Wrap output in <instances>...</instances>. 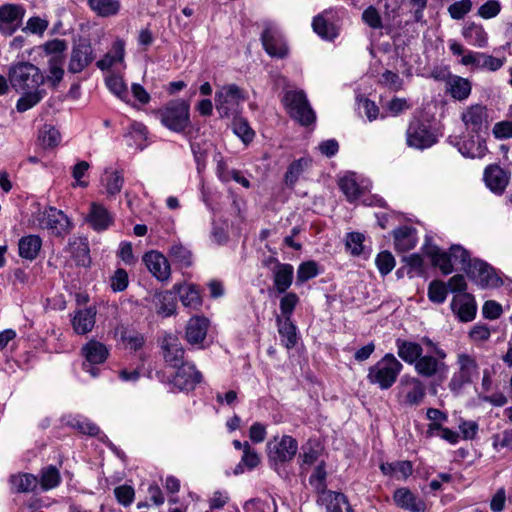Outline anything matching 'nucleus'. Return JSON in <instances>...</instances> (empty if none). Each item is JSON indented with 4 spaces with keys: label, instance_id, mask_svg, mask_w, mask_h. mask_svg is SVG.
Here are the masks:
<instances>
[{
    "label": "nucleus",
    "instance_id": "obj_1",
    "mask_svg": "<svg viewBox=\"0 0 512 512\" xmlns=\"http://www.w3.org/2000/svg\"><path fill=\"white\" fill-rule=\"evenodd\" d=\"M421 344L429 348L431 353L421 356L414 366L415 372L418 376L426 379H433L439 382L444 381L449 373V366L445 361L447 353L428 337H423Z\"/></svg>",
    "mask_w": 512,
    "mask_h": 512
},
{
    "label": "nucleus",
    "instance_id": "obj_2",
    "mask_svg": "<svg viewBox=\"0 0 512 512\" xmlns=\"http://www.w3.org/2000/svg\"><path fill=\"white\" fill-rule=\"evenodd\" d=\"M403 369L402 363L392 353L385 354L374 365L369 367L367 380L381 390L391 388Z\"/></svg>",
    "mask_w": 512,
    "mask_h": 512
},
{
    "label": "nucleus",
    "instance_id": "obj_3",
    "mask_svg": "<svg viewBox=\"0 0 512 512\" xmlns=\"http://www.w3.org/2000/svg\"><path fill=\"white\" fill-rule=\"evenodd\" d=\"M190 105L184 100H172L155 112L161 124L174 132L184 131L190 124Z\"/></svg>",
    "mask_w": 512,
    "mask_h": 512
},
{
    "label": "nucleus",
    "instance_id": "obj_4",
    "mask_svg": "<svg viewBox=\"0 0 512 512\" xmlns=\"http://www.w3.org/2000/svg\"><path fill=\"white\" fill-rule=\"evenodd\" d=\"M9 82L16 91L39 88L44 83L40 69L29 62H18L9 68Z\"/></svg>",
    "mask_w": 512,
    "mask_h": 512
},
{
    "label": "nucleus",
    "instance_id": "obj_5",
    "mask_svg": "<svg viewBox=\"0 0 512 512\" xmlns=\"http://www.w3.org/2000/svg\"><path fill=\"white\" fill-rule=\"evenodd\" d=\"M246 98V93L236 84L223 85L215 93V107L221 117H236Z\"/></svg>",
    "mask_w": 512,
    "mask_h": 512
},
{
    "label": "nucleus",
    "instance_id": "obj_6",
    "mask_svg": "<svg viewBox=\"0 0 512 512\" xmlns=\"http://www.w3.org/2000/svg\"><path fill=\"white\" fill-rule=\"evenodd\" d=\"M283 102L291 117L300 124L309 125L315 121V113L303 91H286Z\"/></svg>",
    "mask_w": 512,
    "mask_h": 512
},
{
    "label": "nucleus",
    "instance_id": "obj_7",
    "mask_svg": "<svg viewBox=\"0 0 512 512\" xmlns=\"http://www.w3.org/2000/svg\"><path fill=\"white\" fill-rule=\"evenodd\" d=\"M426 396L425 384L416 376L406 374L401 377L397 386L399 403L407 406H418Z\"/></svg>",
    "mask_w": 512,
    "mask_h": 512
},
{
    "label": "nucleus",
    "instance_id": "obj_8",
    "mask_svg": "<svg viewBox=\"0 0 512 512\" xmlns=\"http://www.w3.org/2000/svg\"><path fill=\"white\" fill-rule=\"evenodd\" d=\"M465 272L482 288H496L503 284L495 269L479 259L473 260L472 264L465 268Z\"/></svg>",
    "mask_w": 512,
    "mask_h": 512
},
{
    "label": "nucleus",
    "instance_id": "obj_9",
    "mask_svg": "<svg viewBox=\"0 0 512 512\" xmlns=\"http://www.w3.org/2000/svg\"><path fill=\"white\" fill-rule=\"evenodd\" d=\"M457 365L458 371L453 374L449 383V388L453 392H459L462 387L469 384L478 373L476 359L467 353L458 354Z\"/></svg>",
    "mask_w": 512,
    "mask_h": 512
},
{
    "label": "nucleus",
    "instance_id": "obj_10",
    "mask_svg": "<svg viewBox=\"0 0 512 512\" xmlns=\"http://www.w3.org/2000/svg\"><path fill=\"white\" fill-rule=\"evenodd\" d=\"M466 133L486 135L489 128V116L487 108L480 104L467 107L461 115Z\"/></svg>",
    "mask_w": 512,
    "mask_h": 512
},
{
    "label": "nucleus",
    "instance_id": "obj_11",
    "mask_svg": "<svg viewBox=\"0 0 512 512\" xmlns=\"http://www.w3.org/2000/svg\"><path fill=\"white\" fill-rule=\"evenodd\" d=\"M267 450L270 460L275 463H285L295 457L298 443L296 439L289 435H284L281 438L274 437L273 440L267 443Z\"/></svg>",
    "mask_w": 512,
    "mask_h": 512
},
{
    "label": "nucleus",
    "instance_id": "obj_12",
    "mask_svg": "<svg viewBox=\"0 0 512 512\" xmlns=\"http://www.w3.org/2000/svg\"><path fill=\"white\" fill-rule=\"evenodd\" d=\"M172 368L174 372L170 375V382L181 391L192 390L201 381L202 375L192 363L182 361L178 367Z\"/></svg>",
    "mask_w": 512,
    "mask_h": 512
},
{
    "label": "nucleus",
    "instance_id": "obj_13",
    "mask_svg": "<svg viewBox=\"0 0 512 512\" xmlns=\"http://www.w3.org/2000/svg\"><path fill=\"white\" fill-rule=\"evenodd\" d=\"M26 10L20 4L7 3L0 6V33L14 34L22 25Z\"/></svg>",
    "mask_w": 512,
    "mask_h": 512
},
{
    "label": "nucleus",
    "instance_id": "obj_14",
    "mask_svg": "<svg viewBox=\"0 0 512 512\" xmlns=\"http://www.w3.org/2000/svg\"><path fill=\"white\" fill-rule=\"evenodd\" d=\"M450 137V142L457 146L458 151L465 157L482 158L487 152L485 135L477 133H464L459 139Z\"/></svg>",
    "mask_w": 512,
    "mask_h": 512
},
{
    "label": "nucleus",
    "instance_id": "obj_15",
    "mask_svg": "<svg viewBox=\"0 0 512 512\" xmlns=\"http://www.w3.org/2000/svg\"><path fill=\"white\" fill-rule=\"evenodd\" d=\"M37 220L41 228L49 230L56 236L67 233L71 226L69 218L62 211L53 207L40 212Z\"/></svg>",
    "mask_w": 512,
    "mask_h": 512
},
{
    "label": "nucleus",
    "instance_id": "obj_16",
    "mask_svg": "<svg viewBox=\"0 0 512 512\" xmlns=\"http://www.w3.org/2000/svg\"><path fill=\"white\" fill-rule=\"evenodd\" d=\"M81 351L85 358V362L83 363L84 370L92 377H96L99 370L93 367V365L105 362L109 355L108 348L105 344L97 340H90L82 347Z\"/></svg>",
    "mask_w": 512,
    "mask_h": 512
},
{
    "label": "nucleus",
    "instance_id": "obj_17",
    "mask_svg": "<svg viewBox=\"0 0 512 512\" xmlns=\"http://www.w3.org/2000/svg\"><path fill=\"white\" fill-rule=\"evenodd\" d=\"M460 62L462 65L470 66L472 69L497 71L504 65L505 59L497 58L482 52L469 51L462 56Z\"/></svg>",
    "mask_w": 512,
    "mask_h": 512
},
{
    "label": "nucleus",
    "instance_id": "obj_18",
    "mask_svg": "<svg viewBox=\"0 0 512 512\" xmlns=\"http://www.w3.org/2000/svg\"><path fill=\"white\" fill-rule=\"evenodd\" d=\"M261 40L265 51L270 56L282 58L287 55L286 42L276 27L267 26L262 33Z\"/></svg>",
    "mask_w": 512,
    "mask_h": 512
},
{
    "label": "nucleus",
    "instance_id": "obj_19",
    "mask_svg": "<svg viewBox=\"0 0 512 512\" xmlns=\"http://www.w3.org/2000/svg\"><path fill=\"white\" fill-rule=\"evenodd\" d=\"M94 58L95 56L91 44L88 42H79L72 48L68 64L69 72L80 73L94 60Z\"/></svg>",
    "mask_w": 512,
    "mask_h": 512
},
{
    "label": "nucleus",
    "instance_id": "obj_20",
    "mask_svg": "<svg viewBox=\"0 0 512 512\" xmlns=\"http://www.w3.org/2000/svg\"><path fill=\"white\" fill-rule=\"evenodd\" d=\"M436 142L435 136L418 121L412 122L407 129V144L416 149L431 147Z\"/></svg>",
    "mask_w": 512,
    "mask_h": 512
},
{
    "label": "nucleus",
    "instance_id": "obj_21",
    "mask_svg": "<svg viewBox=\"0 0 512 512\" xmlns=\"http://www.w3.org/2000/svg\"><path fill=\"white\" fill-rule=\"evenodd\" d=\"M143 261L150 273L159 281H166L171 275V268L167 258L157 251H150L143 257Z\"/></svg>",
    "mask_w": 512,
    "mask_h": 512
},
{
    "label": "nucleus",
    "instance_id": "obj_22",
    "mask_svg": "<svg viewBox=\"0 0 512 512\" xmlns=\"http://www.w3.org/2000/svg\"><path fill=\"white\" fill-rule=\"evenodd\" d=\"M451 309L462 322L472 321L477 310L473 296L465 292L453 297Z\"/></svg>",
    "mask_w": 512,
    "mask_h": 512
},
{
    "label": "nucleus",
    "instance_id": "obj_23",
    "mask_svg": "<svg viewBox=\"0 0 512 512\" xmlns=\"http://www.w3.org/2000/svg\"><path fill=\"white\" fill-rule=\"evenodd\" d=\"M87 222L95 231L107 230L114 221L113 214L102 204L92 202L90 204Z\"/></svg>",
    "mask_w": 512,
    "mask_h": 512
},
{
    "label": "nucleus",
    "instance_id": "obj_24",
    "mask_svg": "<svg viewBox=\"0 0 512 512\" xmlns=\"http://www.w3.org/2000/svg\"><path fill=\"white\" fill-rule=\"evenodd\" d=\"M101 186L104 188V194L108 198H114L118 195L124 185V175L121 170L106 168L100 178Z\"/></svg>",
    "mask_w": 512,
    "mask_h": 512
},
{
    "label": "nucleus",
    "instance_id": "obj_25",
    "mask_svg": "<svg viewBox=\"0 0 512 512\" xmlns=\"http://www.w3.org/2000/svg\"><path fill=\"white\" fill-rule=\"evenodd\" d=\"M163 356L170 367H178L184 361V349L181 341L174 335H167L163 339Z\"/></svg>",
    "mask_w": 512,
    "mask_h": 512
},
{
    "label": "nucleus",
    "instance_id": "obj_26",
    "mask_svg": "<svg viewBox=\"0 0 512 512\" xmlns=\"http://www.w3.org/2000/svg\"><path fill=\"white\" fill-rule=\"evenodd\" d=\"M486 186L495 193H502L509 182V176L498 165H490L484 171Z\"/></svg>",
    "mask_w": 512,
    "mask_h": 512
},
{
    "label": "nucleus",
    "instance_id": "obj_27",
    "mask_svg": "<svg viewBox=\"0 0 512 512\" xmlns=\"http://www.w3.org/2000/svg\"><path fill=\"white\" fill-rule=\"evenodd\" d=\"M398 356L407 364L415 366L423 355L420 343L398 338L395 342Z\"/></svg>",
    "mask_w": 512,
    "mask_h": 512
},
{
    "label": "nucleus",
    "instance_id": "obj_28",
    "mask_svg": "<svg viewBox=\"0 0 512 512\" xmlns=\"http://www.w3.org/2000/svg\"><path fill=\"white\" fill-rule=\"evenodd\" d=\"M95 322L96 310L91 307L76 311L72 318L73 329L80 335L89 333L93 329Z\"/></svg>",
    "mask_w": 512,
    "mask_h": 512
},
{
    "label": "nucleus",
    "instance_id": "obj_29",
    "mask_svg": "<svg viewBox=\"0 0 512 512\" xmlns=\"http://www.w3.org/2000/svg\"><path fill=\"white\" fill-rule=\"evenodd\" d=\"M153 304L159 316L169 317L176 311L177 301L175 293L172 291L156 293L153 296Z\"/></svg>",
    "mask_w": 512,
    "mask_h": 512
},
{
    "label": "nucleus",
    "instance_id": "obj_30",
    "mask_svg": "<svg viewBox=\"0 0 512 512\" xmlns=\"http://www.w3.org/2000/svg\"><path fill=\"white\" fill-rule=\"evenodd\" d=\"M294 269L290 264L278 263L273 270L274 287L278 293H285L293 281Z\"/></svg>",
    "mask_w": 512,
    "mask_h": 512
},
{
    "label": "nucleus",
    "instance_id": "obj_31",
    "mask_svg": "<svg viewBox=\"0 0 512 512\" xmlns=\"http://www.w3.org/2000/svg\"><path fill=\"white\" fill-rule=\"evenodd\" d=\"M208 320L204 317H193L186 327V338L191 344L202 342L207 334Z\"/></svg>",
    "mask_w": 512,
    "mask_h": 512
},
{
    "label": "nucleus",
    "instance_id": "obj_32",
    "mask_svg": "<svg viewBox=\"0 0 512 512\" xmlns=\"http://www.w3.org/2000/svg\"><path fill=\"white\" fill-rule=\"evenodd\" d=\"M322 501L326 512H353L347 497L342 493L328 491L324 493Z\"/></svg>",
    "mask_w": 512,
    "mask_h": 512
},
{
    "label": "nucleus",
    "instance_id": "obj_33",
    "mask_svg": "<svg viewBox=\"0 0 512 512\" xmlns=\"http://www.w3.org/2000/svg\"><path fill=\"white\" fill-rule=\"evenodd\" d=\"M395 247L398 251H408L417 244L416 230L412 227L404 226L394 231Z\"/></svg>",
    "mask_w": 512,
    "mask_h": 512
},
{
    "label": "nucleus",
    "instance_id": "obj_34",
    "mask_svg": "<svg viewBox=\"0 0 512 512\" xmlns=\"http://www.w3.org/2000/svg\"><path fill=\"white\" fill-rule=\"evenodd\" d=\"M124 54V42L118 39L113 43L111 51H109L102 59L97 61L96 65L101 70H107L117 63H122L124 60Z\"/></svg>",
    "mask_w": 512,
    "mask_h": 512
},
{
    "label": "nucleus",
    "instance_id": "obj_35",
    "mask_svg": "<svg viewBox=\"0 0 512 512\" xmlns=\"http://www.w3.org/2000/svg\"><path fill=\"white\" fill-rule=\"evenodd\" d=\"M147 133V128L144 124L133 122L125 134L128 146L143 150L146 146Z\"/></svg>",
    "mask_w": 512,
    "mask_h": 512
},
{
    "label": "nucleus",
    "instance_id": "obj_36",
    "mask_svg": "<svg viewBox=\"0 0 512 512\" xmlns=\"http://www.w3.org/2000/svg\"><path fill=\"white\" fill-rule=\"evenodd\" d=\"M18 246L22 258L34 260L40 252L42 240L37 235H28L19 240Z\"/></svg>",
    "mask_w": 512,
    "mask_h": 512
},
{
    "label": "nucleus",
    "instance_id": "obj_37",
    "mask_svg": "<svg viewBox=\"0 0 512 512\" xmlns=\"http://www.w3.org/2000/svg\"><path fill=\"white\" fill-rule=\"evenodd\" d=\"M328 12H324L322 14L317 15L313 19V29L314 31L325 40H333L339 35L338 28L328 21L326 15Z\"/></svg>",
    "mask_w": 512,
    "mask_h": 512
},
{
    "label": "nucleus",
    "instance_id": "obj_38",
    "mask_svg": "<svg viewBox=\"0 0 512 512\" xmlns=\"http://www.w3.org/2000/svg\"><path fill=\"white\" fill-rule=\"evenodd\" d=\"M276 320L282 344L287 349L293 348L297 342L296 327L292 323L291 319H282L281 316H277Z\"/></svg>",
    "mask_w": 512,
    "mask_h": 512
},
{
    "label": "nucleus",
    "instance_id": "obj_39",
    "mask_svg": "<svg viewBox=\"0 0 512 512\" xmlns=\"http://www.w3.org/2000/svg\"><path fill=\"white\" fill-rule=\"evenodd\" d=\"M10 485L12 490L17 493H28L36 489L38 485V479L32 474H15L10 477Z\"/></svg>",
    "mask_w": 512,
    "mask_h": 512
},
{
    "label": "nucleus",
    "instance_id": "obj_40",
    "mask_svg": "<svg viewBox=\"0 0 512 512\" xmlns=\"http://www.w3.org/2000/svg\"><path fill=\"white\" fill-rule=\"evenodd\" d=\"M117 333L127 349L137 351L141 349L145 343L144 335L134 329L122 326L117 330Z\"/></svg>",
    "mask_w": 512,
    "mask_h": 512
},
{
    "label": "nucleus",
    "instance_id": "obj_41",
    "mask_svg": "<svg viewBox=\"0 0 512 512\" xmlns=\"http://www.w3.org/2000/svg\"><path fill=\"white\" fill-rule=\"evenodd\" d=\"M180 296V300L185 307L197 309L201 305V297L199 291L193 285H175L173 287Z\"/></svg>",
    "mask_w": 512,
    "mask_h": 512
},
{
    "label": "nucleus",
    "instance_id": "obj_42",
    "mask_svg": "<svg viewBox=\"0 0 512 512\" xmlns=\"http://www.w3.org/2000/svg\"><path fill=\"white\" fill-rule=\"evenodd\" d=\"M447 85L449 93L457 100H464L471 93V83L460 76H451Z\"/></svg>",
    "mask_w": 512,
    "mask_h": 512
},
{
    "label": "nucleus",
    "instance_id": "obj_43",
    "mask_svg": "<svg viewBox=\"0 0 512 512\" xmlns=\"http://www.w3.org/2000/svg\"><path fill=\"white\" fill-rule=\"evenodd\" d=\"M463 36L469 44L477 47H485L488 36L481 25L470 23L463 29Z\"/></svg>",
    "mask_w": 512,
    "mask_h": 512
},
{
    "label": "nucleus",
    "instance_id": "obj_44",
    "mask_svg": "<svg viewBox=\"0 0 512 512\" xmlns=\"http://www.w3.org/2000/svg\"><path fill=\"white\" fill-rule=\"evenodd\" d=\"M394 501L398 506L409 509L413 512H423L424 510L423 503L417 502L414 495L405 488H401L395 491Z\"/></svg>",
    "mask_w": 512,
    "mask_h": 512
},
{
    "label": "nucleus",
    "instance_id": "obj_45",
    "mask_svg": "<svg viewBox=\"0 0 512 512\" xmlns=\"http://www.w3.org/2000/svg\"><path fill=\"white\" fill-rule=\"evenodd\" d=\"M311 160L309 158H300L293 161L285 174V183L289 187H293L299 180L300 176L309 168Z\"/></svg>",
    "mask_w": 512,
    "mask_h": 512
},
{
    "label": "nucleus",
    "instance_id": "obj_46",
    "mask_svg": "<svg viewBox=\"0 0 512 512\" xmlns=\"http://www.w3.org/2000/svg\"><path fill=\"white\" fill-rule=\"evenodd\" d=\"M21 92L23 95L18 99L16 103V109L20 113H23L36 106L43 99L45 94L44 91L40 90L39 88Z\"/></svg>",
    "mask_w": 512,
    "mask_h": 512
},
{
    "label": "nucleus",
    "instance_id": "obj_47",
    "mask_svg": "<svg viewBox=\"0 0 512 512\" xmlns=\"http://www.w3.org/2000/svg\"><path fill=\"white\" fill-rule=\"evenodd\" d=\"M41 48L49 60L64 61L67 42L63 39H53L45 42Z\"/></svg>",
    "mask_w": 512,
    "mask_h": 512
},
{
    "label": "nucleus",
    "instance_id": "obj_48",
    "mask_svg": "<svg viewBox=\"0 0 512 512\" xmlns=\"http://www.w3.org/2000/svg\"><path fill=\"white\" fill-rule=\"evenodd\" d=\"M260 463V457L256 453L255 450H253L249 443H246L244 445V452L241 458V461L234 469V474L238 475L244 472V469L247 468L249 470L254 469L257 467Z\"/></svg>",
    "mask_w": 512,
    "mask_h": 512
},
{
    "label": "nucleus",
    "instance_id": "obj_49",
    "mask_svg": "<svg viewBox=\"0 0 512 512\" xmlns=\"http://www.w3.org/2000/svg\"><path fill=\"white\" fill-rule=\"evenodd\" d=\"M109 91L124 102L129 101V91L123 78L119 75H109L105 80Z\"/></svg>",
    "mask_w": 512,
    "mask_h": 512
},
{
    "label": "nucleus",
    "instance_id": "obj_50",
    "mask_svg": "<svg viewBox=\"0 0 512 512\" xmlns=\"http://www.w3.org/2000/svg\"><path fill=\"white\" fill-rule=\"evenodd\" d=\"M432 264L439 267L443 274H450L453 271V262L449 253L443 252L437 247H433L428 251Z\"/></svg>",
    "mask_w": 512,
    "mask_h": 512
},
{
    "label": "nucleus",
    "instance_id": "obj_51",
    "mask_svg": "<svg viewBox=\"0 0 512 512\" xmlns=\"http://www.w3.org/2000/svg\"><path fill=\"white\" fill-rule=\"evenodd\" d=\"M69 252L77 265L86 267L90 264L89 248L83 241L70 242Z\"/></svg>",
    "mask_w": 512,
    "mask_h": 512
},
{
    "label": "nucleus",
    "instance_id": "obj_52",
    "mask_svg": "<svg viewBox=\"0 0 512 512\" xmlns=\"http://www.w3.org/2000/svg\"><path fill=\"white\" fill-rule=\"evenodd\" d=\"M89 5L93 11L103 17L115 15L120 9L118 0H89Z\"/></svg>",
    "mask_w": 512,
    "mask_h": 512
},
{
    "label": "nucleus",
    "instance_id": "obj_53",
    "mask_svg": "<svg viewBox=\"0 0 512 512\" xmlns=\"http://www.w3.org/2000/svg\"><path fill=\"white\" fill-rule=\"evenodd\" d=\"M38 139L44 148H54L60 143L61 135L55 127L45 124L39 130Z\"/></svg>",
    "mask_w": 512,
    "mask_h": 512
},
{
    "label": "nucleus",
    "instance_id": "obj_54",
    "mask_svg": "<svg viewBox=\"0 0 512 512\" xmlns=\"http://www.w3.org/2000/svg\"><path fill=\"white\" fill-rule=\"evenodd\" d=\"M169 255L175 263L181 267H188L192 264V254L190 250L184 247L182 244H174L169 250Z\"/></svg>",
    "mask_w": 512,
    "mask_h": 512
},
{
    "label": "nucleus",
    "instance_id": "obj_55",
    "mask_svg": "<svg viewBox=\"0 0 512 512\" xmlns=\"http://www.w3.org/2000/svg\"><path fill=\"white\" fill-rule=\"evenodd\" d=\"M339 186L349 201L356 200L360 195V188L354 175H347L340 179Z\"/></svg>",
    "mask_w": 512,
    "mask_h": 512
},
{
    "label": "nucleus",
    "instance_id": "obj_56",
    "mask_svg": "<svg viewBox=\"0 0 512 512\" xmlns=\"http://www.w3.org/2000/svg\"><path fill=\"white\" fill-rule=\"evenodd\" d=\"M60 479L58 469L54 466H49L42 471L40 484L44 490H49L58 486Z\"/></svg>",
    "mask_w": 512,
    "mask_h": 512
},
{
    "label": "nucleus",
    "instance_id": "obj_57",
    "mask_svg": "<svg viewBox=\"0 0 512 512\" xmlns=\"http://www.w3.org/2000/svg\"><path fill=\"white\" fill-rule=\"evenodd\" d=\"M449 254L452 259L453 265H460L461 269L464 271L465 268L468 267V265L472 264L473 262L469 258L468 251L460 245L451 246Z\"/></svg>",
    "mask_w": 512,
    "mask_h": 512
},
{
    "label": "nucleus",
    "instance_id": "obj_58",
    "mask_svg": "<svg viewBox=\"0 0 512 512\" xmlns=\"http://www.w3.org/2000/svg\"><path fill=\"white\" fill-rule=\"evenodd\" d=\"M375 264L381 275L385 276L389 274L395 267L394 256L388 251L380 252L376 259Z\"/></svg>",
    "mask_w": 512,
    "mask_h": 512
},
{
    "label": "nucleus",
    "instance_id": "obj_59",
    "mask_svg": "<svg viewBox=\"0 0 512 512\" xmlns=\"http://www.w3.org/2000/svg\"><path fill=\"white\" fill-rule=\"evenodd\" d=\"M318 275V266L314 261H306L299 265L297 270V282L304 283Z\"/></svg>",
    "mask_w": 512,
    "mask_h": 512
},
{
    "label": "nucleus",
    "instance_id": "obj_60",
    "mask_svg": "<svg viewBox=\"0 0 512 512\" xmlns=\"http://www.w3.org/2000/svg\"><path fill=\"white\" fill-rule=\"evenodd\" d=\"M428 297L434 303H443L447 297V286L442 281H432L428 288Z\"/></svg>",
    "mask_w": 512,
    "mask_h": 512
},
{
    "label": "nucleus",
    "instance_id": "obj_61",
    "mask_svg": "<svg viewBox=\"0 0 512 512\" xmlns=\"http://www.w3.org/2000/svg\"><path fill=\"white\" fill-rule=\"evenodd\" d=\"M299 302V298L295 293H286L280 299V310L282 314V319H290L296 305Z\"/></svg>",
    "mask_w": 512,
    "mask_h": 512
},
{
    "label": "nucleus",
    "instance_id": "obj_62",
    "mask_svg": "<svg viewBox=\"0 0 512 512\" xmlns=\"http://www.w3.org/2000/svg\"><path fill=\"white\" fill-rule=\"evenodd\" d=\"M129 284L128 273L124 269H117L110 279V286L114 292L124 291Z\"/></svg>",
    "mask_w": 512,
    "mask_h": 512
},
{
    "label": "nucleus",
    "instance_id": "obj_63",
    "mask_svg": "<svg viewBox=\"0 0 512 512\" xmlns=\"http://www.w3.org/2000/svg\"><path fill=\"white\" fill-rule=\"evenodd\" d=\"M501 11V4L498 0H488L478 8V15L483 19L496 17Z\"/></svg>",
    "mask_w": 512,
    "mask_h": 512
},
{
    "label": "nucleus",
    "instance_id": "obj_64",
    "mask_svg": "<svg viewBox=\"0 0 512 512\" xmlns=\"http://www.w3.org/2000/svg\"><path fill=\"white\" fill-rule=\"evenodd\" d=\"M63 63L64 61L57 62L54 60H48V80L52 83L53 86H57L64 76V69H63Z\"/></svg>",
    "mask_w": 512,
    "mask_h": 512
}]
</instances>
